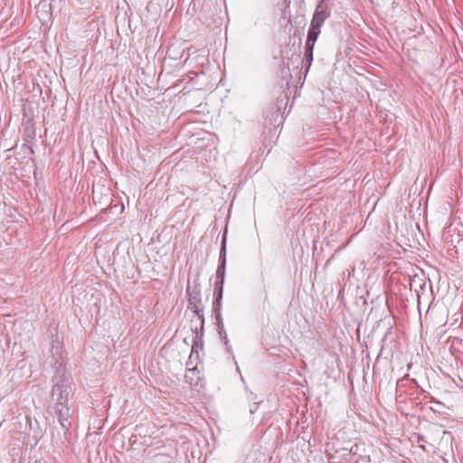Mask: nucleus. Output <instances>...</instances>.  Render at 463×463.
Segmentation results:
<instances>
[{
  "label": "nucleus",
  "instance_id": "f257e3e1",
  "mask_svg": "<svg viewBox=\"0 0 463 463\" xmlns=\"http://www.w3.org/2000/svg\"><path fill=\"white\" fill-rule=\"evenodd\" d=\"M52 383L51 400L53 402V410L61 426L69 430L71 422L68 401L71 392V378L64 369H58Z\"/></svg>",
  "mask_w": 463,
  "mask_h": 463
},
{
  "label": "nucleus",
  "instance_id": "f03ea898",
  "mask_svg": "<svg viewBox=\"0 0 463 463\" xmlns=\"http://www.w3.org/2000/svg\"><path fill=\"white\" fill-rule=\"evenodd\" d=\"M186 294L188 296V308L197 316L201 324V330L203 331L204 326V315L201 296V285L198 279L194 281L193 285L188 281Z\"/></svg>",
  "mask_w": 463,
  "mask_h": 463
},
{
  "label": "nucleus",
  "instance_id": "7ed1b4c3",
  "mask_svg": "<svg viewBox=\"0 0 463 463\" xmlns=\"http://www.w3.org/2000/svg\"><path fill=\"white\" fill-rule=\"evenodd\" d=\"M226 267V231L224 232L222 239V247L220 250L219 264L216 270V281L214 288L223 289L224 278Z\"/></svg>",
  "mask_w": 463,
  "mask_h": 463
},
{
  "label": "nucleus",
  "instance_id": "20e7f679",
  "mask_svg": "<svg viewBox=\"0 0 463 463\" xmlns=\"http://www.w3.org/2000/svg\"><path fill=\"white\" fill-rule=\"evenodd\" d=\"M36 14L43 23L48 22L52 15V5L50 0H42L35 7Z\"/></svg>",
  "mask_w": 463,
  "mask_h": 463
},
{
  "label": "nucleus",
  "instance_id": "39448f33",
  "mask_svg": "<svg viewBox=\"0 0 463 463\" xmlns=\"http://www.w3.org/2000/svg\"><path fill=\"white\" fill-rule=\"evenodd\" d=\"M223 289L214 288L213 289V312L215 314H222V301Z\"/></svg>",
  "mask_w": 463,
  "mask_h": 463
},
{
  "label": "nucleus",
  "instance_id": "423d86ee",
  "mask_svg": "<svg viewBox=\"0 0 463 463\" xmlns=\"http://www.w3.org/2000/svg\"><path fill=\"white\" fill-rule=\"evenodd\" d=\"M315 13H318V19L325 20L329 16V13L326 11V6L323 4V2H320L315 10Z\"/></svg>",
  "mask_w": 463,
  "mask_h": 463
},
{
  "label": "nucleus",
  "instance_id": "0eeeda50",
  "mask_svg": "<svg viewBox=\"0 0 463 463\" xmlns=\"http://www.w3.org/2000/svg\"><path fill=\"white\" fill-rule=\"evenodd\" d=\"M320 34V29H316L314 26H309L307 40L308 42H317Z\"/></svg>",
  "mask_w": 463,
  "mask_h": 463
},
{
  "label": "nucleus",
  "instance_id": "6e6552de",
  "mask_svg": "<svg viewBox=\"0 0 463 463\" xmlns=\"http://www.w3.org/2000/svg\"><path fill=\"white\" fill-rule=\"evenodd\" d=\"M214 318H215V325L217 326L218 333H222V332L224 333V325H223L222 314H215Z\"/></svg>",
  "mask_w": 463,
  "mask_h": 463
},
{
  "label": "nucleus",
  "instance_id": "1a4fd4ad",
  "mask_svg": "<svg viewBox=\"0 0 463 463\" xmlns=\"http://www.w3.org/2000/svg\"><path fill=\"white\" fill-rule=\"evenodd\" d=\"M324 22L321 19H318V13H314L310 26H314L316 29H321Z\"/></svg>",
  "mask_w": 463,
  "mask_h": 463
},
{
  "label": "nucleus",
  "instance_id": "9d476101",
  "mask_svg": "<svg viewBox=\"0 0 463 463\" xmlns=\"http://www.w3.org/2000/svg\"><path fill=\"white\" fill-rule=\"evenodd\" d=\"M305 60H306V73H307L312 64V61H313V53L305 52Z\"/></svg>",
  "mask_w": 463,
  "mask_h": 463
},
{
  "label": "nucleus",
  "instance_id": "9b49d317",
  "mask_svg": "<svg viewBox=\"0 0 463 463\" xmlns=\"http://www.w3.org/2000/svg\"><path fill=\"white\" fill-rule=\"evenodd\" d=\"M220 335L221 340L223 342V345L226 346L227 350L231 348V345H229V340L227 337L226 330L224 329V333H218Z\"/></svg>",
  "mask_w": 463,
  "mask_h": 463
},
{
  "label": "nucleus",
  "instance_id": "f8f14e48",
  "mask_svg": "<svg viewBox=\"0 0 463 463\" xmlns=\"http://www.w3.org/2000/svg\"><path fill=\"white\" fill-rule=\"evenodd\" d=\"M315 43H316V42H308L307 40L306 47H305V52H311V53H313Z\"/></svg>",
  "mask_w": 463,
  "mask_h": 463
},
{
  "label": "nucleus",
  "instance_id": "ddd939ff",
  "mask_svg": "<svg viewBox=\"0 0 463 463\" xmlns=\"http://www.w3.org/2000/svg\"><path fill=\"white\" fill-rule=\"evenodd\" d=\"M194 333H195V337L194 339V345H193V347H192V352L195 351V348L198 347L199 335H198V332H197V327H195Z\"/></svg>",
  "mask_w": 463,
  "mask_h": 463
},
{
  "label": "nucleus",
  "instance_id": "4468645a",
  "mask_svg": "<svg viewBox=\"0 0 463 463\" xmlns=\"http://www.w3.org/2000/svg\"><path fill=\"white\" fill-rule=\"evenodd\" d=\"M29 151H30V154H33V149L31 146H29Z\"/></svg>",
  "mask_w": 463,
  "mask_h": 463
}]
</instances>
